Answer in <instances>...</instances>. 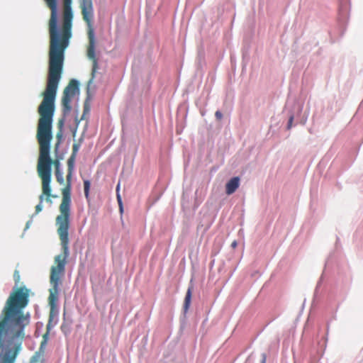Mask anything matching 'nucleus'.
<instances>
[{
  "mask_svg": "<svg viewBox=\"0 0 363 363\" xmlns=\"http://www.w3.org/2000/svg\"><path fill=\"white\" fill-rule=\"evenodd\" d=\"M75 158H76L75 155H71V156L68 159V161H67L68 170H73L74 169Z\"/></svg>",
  "mask_w": 363,
  "mask_h": 363,
  "instance_id": "obj_11",
  "label": "nucleus"
},
{
  "mask_svg": "<svg viewBox=\"0 0 363 363\" xmlns=\"http://www.w3.org/2000/svg\"><path fill=\"white\" fill-rule=\"evenodd\" d=\"M321 282H322V277H320V279H319V281L317 284V286H316L315 290V294L317 293L318 287L321 285Z\"/></svg>",
  "mask_w": 363,
  "mask_h": 363,
  "instance_id": "obj_20",
  "label": "nucleus"
},
{
  "mask_svg": "<svg viewBox=\"0 0 363 363\" xmlns=\"http://www.w3.org/2000/svg\"><path fill=\"white\" fill-rule=\"evenodd\" d=\"M294 108L296 110V113L291 109L288 111L289 119L286 125V130H290L292 128L293 123L294 121L295 116L296 114H300L303 110V105L299 103H296L294 105Z\"/></svg>",
  "mask_w": 363,
  "mask_h": 363,
  "instance_id": "obj_8",
  "label": "nucleus"
},
{
  "mask_svg": "<svg viewBox=\"0 0 363 363\" xmlns=\"http://www.w3.org/2000/svg\"><path fill=\"white\" fill-rule=\"evenodd\" d=\"M78 92L79 82L76 79H71L68 85L65 88L62 98V105L65 113L70 111L72 108V99Z\"/></svg>",
  "mask_w": 363,
  "mask_h": 363,
  "instance_id": "obj_5",
  "label": "nucleus"
},
{
  "mask_svg": "<svg viewBox=\"0 0 363 363\" xmlns=\"http://www.w3.org/2000/svg\"><path fill=\"white\" fill-rule=\"evenodd\" d=\"M215 117L217 120L220 121L223 117L222 111L220 110H217L215 113Z\"/></svg>",
  "mask_w": 363,
  "mask_h": 363,
  "instance_id": "obj_17",
  "label": "nucleus"
},
{
  "mask_svg": "<svg viewBox=\"0 0 363 363\" xmlns=\"http://www.w3.org/2000/svg\"><path fill=\"white\" fill-rule=\"evenodd\" d=\"M347 4H350V0H340V12L346 11Z\"/></svg>",
  "mask_w": 363,
  "mask_h": 363,
  "instance_id": "obj_12",
  "label": "nucleus"
},
{
  "mask_svg": "<svg viewBox=\"0 0 363 363\" xmlns=\"http://www.w3.org/2000/svg\"><path fill=\"white\" fill-rule=\"evenodd\" d=\"M267 361V354L263 352L261 354V363H266Z\"/></svg>",
  "mask_w": 363,
  "mask_h": 363,
  "instance_id": "obj_19",
  "label": "nucleus"
},
{
  "mask_svg": "<svg viewBox=\"0 0 363 363\" xmlns=\"http://www.w3.org/2000/svg\"><path fill=\"white\" fill-rule=\"evenodd\" d=\"M237 246H238L237 240H233V242L231 243V247L235 249L237 247Z\"/></svg>",
  "mask_w": 363,
  "mask_h": 363,
  "instance_id": "obj_21",
  "label": "nucleus"
},
{
  "mask_svg": "<svg viewBox=\"0 0 363 363\" xmlns=\"http://www.w3.org/2000/svg\"><path fill=\"white\" fill-rule=\"evenodd\" d=\"M20 274H19V272L18 270H15L14 273H13V279L15 281V283L16 284H18L20 281Z\"/></svg>",
  "mask_w": 363,
  "mask_h": 363,
  "instance_id": "obj_15",
  "label": "nucleus"
},
{
  "mask_svg": "<svg viewBox=\"0 0 363 363\" xmlns=\"http://www.w3.org/2000/svg\"><path fill=\"white\" fill-rule=\"evenodd\" d=\"M90 186H91V183L89 180H84V196L86 199H89Z\"/></svg>",
  "mask_w": 363,
  "mask_h": 363,
  "instance_id": "obj_10",
  "label": "nucleus"
},
{
  "mask_svg": "<svg viewBox=\"0 0 363 363\" xmlns=\"http://www.w3.org/2000/svg\"><path fill=\"white\" fill-rule=\"evenodd\" d=\"M79 145L77 144V143H74L73 144V146H72V155H77V153L79 150Z\"/></svg>",
  "mask_w": 363,
  "mask_h": 363,
  "instance_id": "obj_16",
  "label": "nucleus"
},
{
  "mask_svg": "<svg viewBox=\"0 0 363 363\" xmlns=\"http://www.w3.org/2000/svg\"><path fill=\"white\" fill-rule=\"evenodd\" d=\"M250 360V356H249L247 359L245 360V363H248Z\"/></svg>",
  "mask_w": 363,
  "mask_h": 363,
  "instance_id": "obj_23",
  "label": "nucleus"
},
{
  "mask_svg": "<svg viewBox=\"0 0 363 363\" xmlns=\"http://www.w3.org/2000/svg\"><path fill=\"white\" fill-rule=\"evenodd\" d=\"M192 279H191L189 284L183 304V317L180 320V329L183 330L186 324V313L190 308L192 300V294L194 290V285L192 284Z\"/></svg>",
  "mask_w": 363,
  "mask_h": 363,
  "instance_id": "obj_6",
  "label": "nucleus"
},
{
  "mask_svg": "<svg viewBox=\"0 0 363 363\" xmlns=\"http://www.w3.org/2000/svg\"><path fill=\"white\" fill-rule=\"evenodd\" d=\"M329 329H330V323L328 322V323H327V328H326V330H327V333H326V340H328V335Z\"/></svg>",
  "mask_w": 363,
  "mask_h": 363,
  "instance_id": "obj_22",
  "label": "nucleus"
},
{
  "mask_svg": "<svg viewBox=\"0 0 363 363\" xmlns=\"http://www.w3.org/2000/svg\"><path fill=\"white\" fill-rule=\"evenodd\" d=\"M62 132L60 131L57 133V141L55 145V151L57 152V150L59 149V146H60V144L61 143V138H62Z\"/></svg>",
  "mask_w": 363,
  "mask_h": 363,
  "instance_id": "obj_13",
  "label": "nucleus"
},
{
  "mask_svg": "<svg viewBox=\"0 0 363 363\" xmlns=\"http://www.w3.org/2000/svg\"><path fill=\"white\" fill-rule=\"evenodd\" d=\"M286 110V106L284 107V112Z\"/></svg>",
  "mask_w": 363,
  "mask_h": 363,
  "instance_id": "obj_25",
  "label": "nucleus"
},
{
  "mask_svg": "<svg viewBox=\"0 0 363 363\" xmlns=\"http://www.w3.org/2000/svg\"><path fill=\"white\" fill-rule=\"evenodd\" d=\"M73 170L67 169V184L62 189V201L59 206L60 214L55 218V225L59 238H69L71 216V189Z\"/></svg>",
  "mask_w": 363,
  "mask_h": 363,
  "instance_id": "obj_3",
  "label": "nucleus"
},
{
  "mask_svg": "<svg viewBox=\"0 0 363 363\" xmlns=\"http://www.w3.org/2000/svg\"><path fill=\"white\" fill-rule=\"evenodd\" d=\"M119 188H120V184H118L116 187L117 200H118V204L120 206L121 211H122V210H123L122 200H121V196L119 194Z\"/></svg>",
  "mask_w": 363,
  "mask_h": 363,
  "instance_id": "obj_14",
  "label": "nucleus"
},
{
  "mask_svg": "<svg viewBox=\"0 0 363 363\" xmlns=\"http://www.w3.org/2000/svg\"><path fill=\"white\" fill-rule=\"evenodd\" d=\"M59 239L62 247V253L55 256V265H53L50 269V281L51 288L49 290L50 294L48 297L49 304L51 308L50 322L52 319V311L55 308L58 300V286L60 283V279L65 274L67 259L69 255V238H59Z\"/></svg>",
  "mask_w": 363,
  "mask_h": 363,
  "instance_id": "obj_2",
  "label": "nucleus"
},
{
  "mask_svg": "<svg viewBox=\"0 0 363 363\" xmlns=\"http://www.w3.org/2000/svg\"><path fill=\"white\" fill-rule=\"evenodd\" d=\"M63 67H49L48 81L45 91L42 93L43 101L38 108L39 119L37 126L36 139L39 145V156L37 171L42 180L43 194L40 196V203L35 206V213L43 209V201L45 196L50 201L51 194L52 158L50 157V143L52 139V121L55 113V101L58 84L61 79ZM55 197V196H52Z\"/></svg>",
  "mask_w": 363,
  "mask_h": 363,
  "instance_id": "obj_1",
  "label": "nucleus"
},
{
  "mask_svg": "<svg viewBox=\"0 0 363 363\" xmlns=\"http://www.w3.org/2000/svg\"><path fill=\"white\" fill-rule=\"evenodd\" d=\"M48 335V332H47V333L43 335V341H42V342H41V345H40V349H42V348L43 347V346L47 343Z\"/></svg>",
  "mask_w": 363,
  "mask_h": 363,
  "instance_id": "obj_18",
  "label": "nucleus"
},
{
  "mask_svg": "<svg viewBox=\"0 0 363 363\" xmlns=\"http://www.w3.org/2000/svg\"><path fill=\"white\" fill-rule=\"evenodd\" d=\"M240 184V177L235 176L231 177L225 184V194L228 196L234 194L239 188Z\"/></svg>",
  "mask_w": 363,
  "mask_h": 363,
  "instance_id": "obj_7",
  "label": "nucleus"
},
{
  "mask_svg": "<svg viewBox=\"0 0 363 363\" xmlns=\"http://www.w3.org/2000/svg\"><path fill=\"white\" fill-rule=\"evenodd\" d=\"M81 9L83 19L89 26L87 57L92 60L91 77L89 82V84H91L95 77V74L98 69V61L95 54V37L92 28L93 6L91 0H82Z\"/></svg>",
  "mask_w": 363,
  "mask_h": 363,
  "instance_id": "obj_4",
  "label": "nucleus"
},
{
  "mask_svg": "<svg viewBox=\"0 0 363 363\" xmlns=\"http://www.w3.org/2000/svg\"><path fill=\"white\" fill-rule=\"evenodd\" d=\"M34 361H36L35 357H33V359L31 360V363H33V362H34Z\"/></svg>",
  "mask_w": 363,
  "mask_h": 363,
  "instance_id": "obj_24",
  "label": "nucleus"
},
{
  "mask_svg": "<svg viewBox=\"0 0 363 363\" xmlns=\"http://www.w3.org/2000/svg\"><path fill=\"white\" fill-rule=\"evenodd\" d=\"M52 161V164H55V168H56V170H55V177H56V179H57V182L60 184H64V178H63V176H62V174L60 172V169H59V165H60V162L58 160H55Z\"/></svg>",
  "mask_w": 363,
  "mask_h": 363,
  "instance_id": "obj_9",
  "label": "nucleus"
}]
</instances>
